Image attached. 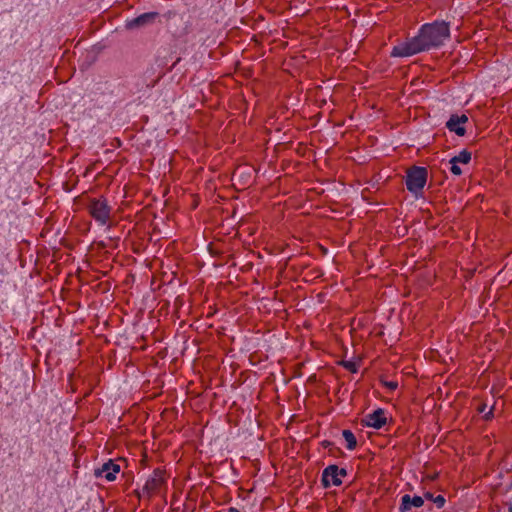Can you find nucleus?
<instances>
[{"mask_svg":"<svg viewBox=\"0 0 512 512\" xmlns=\"http://www.w3.org/2000/svg\"><path fill=\"white\" fill-rule=\"evenodd\" d=\"M164 482V471L161 469H155L152 475L147 479L143 487V492L148 497H151L152 495L160 491V488L162 487Z\"/></svg>","mask_w":512,"mask_h":512,"instance_id":"39448f33","label":"nucleus"},{"mask_svg":"<svg viewBox=\"0 0 512 512\" xmlns=\"http://www.w3.org/2000/svg\"><path fill=\"white\" fill-rule=\"evenodd\" d=\"M158 16H159V14L157 12L143 13L136 18L128 20L126 22L125 27L128 30H133L136 28L144 27V26L152 24Z\"/></svg>","mask_w":512,"mask_h":512,"instance_id":"1a4fd4ad","label":"nucleus"},{"mask_svg":"<svg viewBox=\"0 0 512 512\" xmlns=\"http://www.w3.org/2000/svg\"><path fill=\"white\" fill-rule=\"evenodd\" d=\"M427 181V169L424 167L414 166L407 171L406 187L413 193L418 194L422 191Z\"/></svg>","mask_w":512,"mask_h":512,"instance_id":"7ed1b4c3","label":"nucleus"},{"mask_svg":"<svg viewBox=\"0 0 512 512\" xmlns=\"http://www.w3.org/2000/svg\"><path fill=\"white\" fill-rule=\"evenodd\" d=\"M383 383L390 390H395L397 388V386H398L397 382H394V381H385Z\"/></svg>","mask_w":512,"mask_h":512,"instance_id":"dca6fc26","label":"nucleus"},{"mask_svg":"<svg viewBox=\"0 0 512 512\" xmlns=\"http://www.w3.org/2000/svg\"><path fill=\"white\" fill-rule=\"evenodd\" d=\"M342 435H343L345 441L347 442V445H346L347 449L348 450L355 449L357 446V440H356L355 435L352 433V431L343 430Z\"/></svg>","mask_w":512,"mask_h":512,"instance_id":"9b49d317","label":"nucleus"},{"mask_svg":"<svg viewBox=\"0 0 512 512\" xmlns=\"http://www.w3.org/2000/svg\"><path fill=\"white\" fill-rule=\"evenodd\" d=\"M330 444H331V443H330V442H328V441H325V442L323 443V445H324L325 447H328Z\"/></svg>","mask_w":512,"mask_h":512,"instance_id":"aec40b11","label":"nucleus"},{"mask_svg":"<svg viewBox=\"0 0 512 512\" xmlns=\"http://www.w3.org/2000/svg\"><path fill=\"white\" fill-rule=\"evenodd\" d=\"M228 512H240L237 508H234V507H230L228 509Z\"/></svg>","mask_w":512,"mask_h":512,"instance_id":"6ab92c4d","label":"nucleus"},{"mask_svg":"<svg viewBox=\"0 0 512 512\" xmlns=\"http://www.w3.org/2000/svg\"><path fill=\"white\" fill-rule=\"evenodd\" d=\"M493 417V407L484 415L485 420H490Z\"/></svg>","mask_w":512,"mask_h":512,"instance_id":"f3484780","label":"nucleus"},{"mask_svg":"<svg viewBox=\"0 0 512 512\" xmlns=\"http://www.w3.org/2000/svg\"><path fill=\"white\" fill-rule=\"evenodd\" d=\"M509 512H512V507L509 509Z\"/></svg>","mask_w":512,"mask_h":512,"instance_id":"412c9836","label":"nucleus"},{"mask_svg":"<svg viewBox=\"0 0 512 512\" xmlns=\"http://www.w3.org/2000/svg\"><path fill=\"white\" fill-rule=\"evenodd\" d=\"M468 122V117L465 114L458 115L452 114L449 120L446 122V128L450 132H454L458 136H464L466 129L464 124Z\"/></svg>","mask_w":512,"mask_h":512,"instance_id":"6e6552de","label":"nucleus"},{"mask_svg":"<svg viewBox=\"0 0 512 512\" xmlns=\"http://www.w3.org/2000/svg\"><path fill=\"white\" fill-rule=\"evenodd\" d=\"M424 504V497L414 496L411 497L409 494H405L401 498V505L399 510L401 512L409 511L412 507H421Z\"/></svg>","mask_w":512,"mask_h":512,"instance_id":"9d476101","label":"nucleus"},{"mask_svg":"<svg viewBox=\"0 0 512 512\" xmlns=\"http://www.w3.org/2000/svg\"><path fill=\"white\" fill-rule=\"evenodd\" d=\"M450 36L449 24L435 21L421 26L418 34L406 42L393 47L392 57H409L432 48H438Z\"/></svg>","mask_w":512,"mask_h":512,"instance_id":"f257e3e1","label":"nucleus"},{"mask_svg":"<svg viewBox=\"0 0 512 512\" xmlns=\"http://www.w3.org/2000/svg\"><path fill=\"white\" fill-rule=\"evenodd\" d=\"M346 475V469L339 468L337 465H329L323 470L321 481L325 488L329 487L331 484L340 486L342 484L341 477Z\"/></svg>","mask_w":512,"mask_h":512,"instance_id":"20e7f679","label":"nucleus"},{"mask_svg":"<svg viewBox=\"0 0 512 512\" xmlns=\"http://www.w3.org/2000/svg\"><path fill=\"white\" fill-rule=\"evenodd\" d=\"M387 423L385 411L382 408L376 409L374 412L367 414L362 419V424L374 429H381Z\"/></svg>","mask_w":512,"mask_h":512,"instance_id":"423d86ee","label":"nucleus"},{"mask_svg":"<svg viewBox=\"0 0 512 512\" xmlns=\"http://www.w3.org/2000/svg\"><path fill=\"white\" fill-rule=\"evenodd\" d=\"M120 472V465L114 463L112 460L104 463L100 468L94 470V476L104 477L107 481L112 482L116 479V474Z\"/></svg>","mask_w":512,"mask_h":512,"instance_id":"0eeeda50","label":"nucleus"},{"mask_svg":"<svg viewBox=\"0 0 512 512\" xmlns=\"http://www.w3.org/2000/svg\"><path fill=\"white\" fill-rule=\"evenodd\" d=\"M449 165H450V171L452 174H454L456 176H460L462 174V170L459 167V165L457 163H454V161H452L451 159L449 161Z\"/></svg>","mask_w":512,"mask_h":512,"instance_id":"2eb2a0df","label":"nucleus"},{"mask_svg":"<svg viewBox=\"0 0 512 512\" xmlns=\"http://www.w3.org/2000/svg\"><path fill=\"white\" fill-rule=\"evenodd\" d=\"M341 365L351 373H356L358 371V365L353 361H342Z\"/></svg>","mask_w":512,"mask_h":512,"instance_id":"4468645a","label":"nucleus"},{"mask_svg":"<svg viewBox=\"0 0 512 512\" xmlns=\"http://www.w3.org/2000/svg\"><path fill=\"white\" fill-rule=\"evenodd\" d=\"M454 163L468 164L471 161V152L464 149L458 155L451 158Z\"/></svg>","mask_w":512,"mask_h":512,"instance_id":"ddd939ff","label":"nucleus"},{"mask_svg":"<svg viewBox=\"0 0 512 512\" xmlns=\"http://www.w3.org/2000/svg\"><path fill=\"white\" fill-rule=\"evenodd\" d=\"M485 409H486V405H485V404H483L482 406H480V407L478 408V410H479V412H480V413H483V412L485 411Z\"/></svg>","mask_w":512,"mask_h":512,"instance_id":"a211bd4d","label":"nucleus"},{"mask_svg":"<svg viewBox=\"0 0 512 512\" xmlns=\"http://www.w3.org/2000/svg\"><path fill=\"white\" fill-rule=\"evenodd\" d=\"M423 496L425 499L432 501L439 509L445 505L446 500L442 495L434 496L433 493L427 491Z\"/></svg>","mask_w":512,"mask_h":512,"instance_id":"f8f14e48","label":"nucleus"},{"mask_svg":"<svg viewBox=\"0 0 512 512\" xmlns=\"http://www.w3.org/2000/svg\"><path fill=\"white\" fill-rule=\"evenodd\" d=\"M88 210L90 215L100 225H106L109 223L112 208L105 198L100 197L92 199L88 205Z\"/></svg>","mask_w":512,"mask_h":512,"instance_id":"f03ea898","label":"nucleus"}]
</instances>
